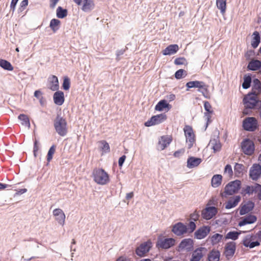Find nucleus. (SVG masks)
Returning a JSON list of instances; mask_svg holds the SVG:
<instances>
[{
  "label": "nucleus",
  "instance_id": "a18cd8bd",
  "mask_svg": "<svg viewBox=\"0 0 261 261\" xmlns=\"http://www.w3.org/2000/svg\"><path fill=\"white\" fill-rule=\"evenodd\" d=\"M240 234L241 232H238L236 231H229L225 236V239H231L232 240H236Z\"/></svg>",
  "mask_w": 261,
  "mask_h": 261
},
{
  "label": "nucleus",
  "instance_id": "37998d69",
  "mask_svg": "<svg viewBox=\"0 0 261 261\" xmlns=\"http://www.w3.org/2000/svg\"><path fill=\"white\" fill-rule=\"evenodd\" d=\"M56 14L59 18H63L67 15V10L63 9L61 7H58L57 9Z\"/></svg>",
  "mask_w": 261,
  "mask_h": 261
},
{
  "label": "nucleus",
  "instance_id": "39448f33",
  "mask_svg": "<svg viewBox=\"0 0 261 261\" xmlns=\"http://www.w3.org/2000/svg\"><path fill=\"white\" fill-rule=\"evenodd\" d=\"M175 240L171 238H166L163 236H160L158 238L156 243V247L160 249H167L174 246Z\"/></svg>",
  "mask_w": 261,
  "mask_h": 261
},
{
  "label": "nucleus",
  "instance_id": "338daca9",
  "mask_svg": "<svg viewBox=\"0 0 261 261\" xmlns=\"http://www.w3.org/2000/svg\"><path fill=\"white\" fill-rule=\"evenodd\" d=\"M248 236L250 237L251 241H252V242L257 243L258 244L256 245V246H259L260 243L256 241V238L253 234H248Z\"/></svg>",
  "mask_w": 261,
  "mask_h": 261
},
{
  "label": "nucleus",
  "instance_id": "774afa93",
  "mask_svg": "<svg viewBox=\"0 0 261 261\" xmlns=\"http://www.w3.org/2000/svg\"><path fill=\"white\" fill-rule=\"evenodd\" d=\"M42 93L39 90H36L34 93V96L38 99L42 98Z\"/></svg>",
  "mask_w": 261,
  "mask_h": 261
},
{
  "label": "nucleus",
  "instance_id": "052dcab7",
  "mask_svg": "<svg viewBox=\"0 0 261 261\" xmlns=\"http://www.w3.org/2000/svg\"><path fill=\"white\" fill-rule=\"evenodd\" d=\"M38 150H39V146L38 145L37 141L36 140L34 142V148H33V152H34V154L35 156H37V152H38Z\"/></svg>",
  "mask_w": 261,
  "mask_h": 261
},
{
  "label": "nucleus",
  "instance_id": "2eb2a0df",
  "mask_svg": "<svg viewBox=\"0 0 261 261\" xmlns=\"http://www.w3.org/2000/svg\"><path fill=\"white\" fill-rule=\"evenodd\" d=\"M259 187L258 184H255L251 186H246L242 189L241 194L243 196H246V195H252L254 193L256 194L257 190Z\"/></svg>",
  "mask_w": 261,
  "mask_h": 261
},
{
  "label": "nucleus",
  "instance_id": "e2e57ef3",
  "mask_svg": "<svg viewBox=\"0 0 261 261\" xmlns=\"http://www.w3.org/2000/svg\"><path fill=\"white\" fill-rule=\"evenodd\" d=\"M258 242H261V230L258 231L256 233L253 234Z\"/></svg>",
  "mask_w": 261,
  "mask_h": 261
},
{
  "label": "nucleus",
  "instance_id": "c85d7f7f",
  "mask_svg": "<svg viewBox=\"0 0 261 261\" xmlns=\"http://www.w3.org/2000/svg\"><path fill=\"white\" fill-rule=\"evenodd\" d=\"M54 102L59 106L62 105L64 102V93L61 91H56L53 96Z\"/></svg>",
  "mask_w": 261,
  "mask_h": 261
},
{
  "label": "nucleus",
  "instance_id": "f8f14e48",
  "mask_svg": "<svg viewBox=\"0 0 261 261\" xmlns=\"http://www.w3.org/2000/svg\"><path fill=\"white\" fill-rule=\"evenodd\" d=\"M236 249V243L230 242L226 244L224 247V255L227 259L231 258L234 254Z\"/></svg>",
  "mask_w": 261,
  "mask_h": 261
},
{
  "label": "nucleus",
  "instance_id": "680f3d73",
  "mask_svg": "<svg viewBox=\"0 0 261 261\" xmlns=\"http://www.w3.org/2000/svg\"><path fill=\"white\" fill-rule=\"evenodd\" d=\"M18 1L19 0H12L10 4V8L13 11L15 10L16 5Z\"/></svg>",
  "mask_w": 261,
  "mask_h": 261
},
{
  "label": "nucleus",
  "instance_id": "c756f323",
  "mask_svg": "<svg viewBox=\"0 0 261 261\" xmlns=\"http://www.w3.org/2000/svg\"><path fill=\"white\" fill-rule=\"evenodd\" d=\"M179 50V47L177 44H171L162 50L163 55L165 56L171 55L175 54Z\"/></svg>",
  "mask_w": 261,
  "mask_h": 261
},
{
  "label": "nucleus",
  "instance_id": "20e7f679",
  "mask_svg": "<svg viewBox=\"0 0 261 261\" xmlns=\"http://www.w3.org/2000/svg\"><path fill=\"white\" fill-rule=\"evenodd\" d=\"M54 127L57 133L61 136H65L68 132L66 119L58 115L54 120Z\"/></svg>",
  "mask_w": 261,
  "mask_h": 261
},
{
  "label": "nucleus",
  "instance_id": "f704fd0d",
  "mask_svg": "<svg viewBox=\"0 0 261 261\" xmlns=\"http://www.w3.org/2000/svg\"><path fill=\"white\" fill-rule=\"evenodd\" d=\"M223 239V235L219 233H215L208 237L207 241H210L212 245H215L220 242Z\"/></svg>",
  "mask_w": 261,
  "mask_h": 261
},
{
  "label": "nucleus",
  "instance_id": "393cba45",
  "mask_svg": "<svg viewBox=\"0 0 261 261\" xmlns=\"http://www.w3.org/2000/svg\"><path fill=\"white\" fill-rule=\"evenodd\" d=\"M254 207V203L248 201L246 203L242 204L240 209V214L244 215L251 211Z\"/></svg>",
  "mask_w": 261,
  "mask_h": 261
},
{
  "label": "nucleus",
  "instance_id": "bf43d9fd",
  "mask_svg": "<svg viewBox=\"0 0 261 261\" xmlns=\"http://www.w3.org/2000/svg\"><path fill=\"white\" fill-rule=\"evenodd\" d=\"M249 70L258 71L261 74V66H247Z\"/></svg>",
  "mask_w": 261,
  "mask_h": 261
},
{
  "label": "nucleus",
  "instance_id": "cd10ccee",
  "mask_svg": "<svg viewBox=\"0 0 261 261\" xmlns=\"http://www.w3.org/2000/svg\"><path fill=\"white\" fill-rule=\"evenodd\" d=\"M254 56V52L253 50H248L245 54V57L246 60L251 61L249 62L248 65H261V62L257 60H253L252 58Z\"/></svg>",
  "mask_w": 261,
  "mask_h": 261
},
{
  "label": "nucleus",
  "instance_id": "a19ab883",
  "mask_svg": "<svg viewBox=\"0 0 261 261\" xmlns=\"http://www.w3.org/2000/svg\"><path fill=\"white\" fill-rule=\"evenodd\" d=\"M234 173L237 176L243 174L245 171V166L241 164L236 163L234 168Z\"/></svg>",
  "mask_w": 261,
  "mask_h": 261
},
{
  "label": "nucleus",
  "instance_id": "f257e3e1",
  "mask_svg": "<svg viewBox=\"0 0 261 261\" xmlns=\"http://www.w3.org/2000/svg\"><path fill=\"white\" fill-rule=\"evenodd\" d=\"M196 226L194 222L191 221L186 226L181 222H178L173 226L172 231L177 236H181L186 233H192L196 229Z\"/></svg>",
  "mask_w": 261,
  "mask_h": 261
},
{
  "label": "nucleus",
  "instance_id": "69168bd1",
  "mask_svg": "<svg viewBox=\"0 0 261 261\" xmlns=\"http://www.w3.org/2000/svg\"><path fill=\"white\" fill-rule=\"evenodd\" d=\"M116 261H132L131 259L125 256H121L117 258Z\"/></svg>",
  "mask_w": 261,
  "mask_h": 261
},
{
  "label": "nucleus",
  "instance_id": "aec40b11",
  "mask_svg": "<svg viewBox=\"0 0 261 261\" xmlns=\"http://www.w3.org/2000/svg\"><path fill=\"white\" fill-rule=\"evenodd\" d=\"M204 108L205 110L204 113V117L207 120V124L211 122V118L212 115L214 114V111L212 107L208 101H204Z\"/></svg>",
  "mask_w": 261,
  "mask_h": 261
},
{
  "label": "nucleus",
  "instance_id": "c03bdc74",
  "mask_svg": "<svg viewBox=\"0 0 261 261\" xmlns=\"http://www.w3.org/2000/svg\"><path fill=\"white\" fill-rule=\"evenodd\" d=\"M100 144L101 146L100 147V150L105 153L109 152L110 151V148L108 143L105 140L99 141L98 142Z\"/></svg>",
  "mask_w": 261,
  "mask_h": 261
},
{
  "label": "nucleus",
  "instance_id": "5fc2aeb1",
  "mask_svg": "<svg viewBox=\"0 0 261 261\" xmlns=\"http://www.w3.org/2000/svg\"><path fill=\"white\" fill-rule=\"evenodd\" d=\"M199 218V215L196 211L190 215V219L193 221H196L198 220Z\"/></svg>",
  "mask_w": 261,
  "mask_h": 261
},
{
  "label": "nucleus",
  "instance_id": "f03ea898",
  "mask_svg": "<svg viewBox=\"0 0 261 261\" xmlns=\"http://www.w3.org/2000/svg\"><path fill=\"white\" fill-rule=\"evenodd\" d=\"M92 175L94 181L99 185H106L110 181L108 174L101 168L94 169L93 171Z\"/></svg>",
  "mask_w": 261,
  "mask_h": 261
},
{
  "label": "nucleus",
  "instance_id": "dca6fc26",
  "mask_svg": "<svg viewBox=\"0 0 261 261\" xmlns=\"http://www.w3.org/2000/svg\"><path fill=\"white\" fill-rule=\"evenodd\" d=\"M193 240L191 239H185L179 244L178 250H191L193 247Z\"/></svg>",
  "mask_w": 261,
  "mask_h": 261
},
{
  "label": "nucleus",
  "instance_id": "9d476101",
  "mask_svg": "<svg viewBox=\"0 0 261 261\" xmlns=\"http://www.w3.org/2000/svg\"><path fill=\"white\" fill-rule=\"evenodd\" d=\"M241 188V181L236 180L228 184L225 188V193L229 195L237 193Z\"/></svg>",
  "mask_w": 261,
  "mask_h": 261
},
{
  "label": "nucleus",
  "instance_id": "7ed1b4c3",
  "mask_svg": "<svg viewBox=\"0 0 261 261\" xmlns=\"http://www.w3.org/2000/svg\"><path fill=\"white\" fill-rule=\"evenodd\" d=\"M243 102L246 109H255L261 105V100L252 94H248L243 98Z\"/></svg>",
  "mask_w": 261,
  "mask_h": 261
},
{
  "label": "nucleus",
  "instance_id": "c9c22d12",
  "mask_svg": "<svg viewBox=\"0 0 261 261\" xmlns=\"http://www.w3.org/2000/svg\"><path fill=\"white\" fill-rule=\"evenodd\" d=\"M260 37L258 32L255 31L252 34V38L251 40V46L253 48H256L260 43Z\"/></svg>",
  "mask_w": 261,
  "mask_h": 261
},
{
  "label": "nucleus",
  "instance_id": "ea45409f",
  "mask_svg": "<svg viewBox=\"0 0 261 261\" xmlns=\"http://www.w3.org/2000/svg\"><path fill=\"white\" fill-rule=\"evenodd\" d=\"M227 0H216V6L222 14H224L226 10Z\"/></svg>",
  "mask_w": 261,
  "mask_h": 261
},
{
  "label": "nucleus",
  "instance_id": "72a5a7b5",
  "mask_svg": "<svg viewBox=\"0 0 261 261\" xmlns=\"http://www.w3.org/2000/svg\"><path fill=\"white\" fill-rule=\"evenodd\" d=\"M201 161L200 158L190 157L187 161V167L189 168L197 167L201 163Z\"/></svg>",
  "mask_w": 261,
  "mask_h": 261
},
{
  "label": "nucleus",
  "instance_id": "1a4fd4ad",
  "mask_svg": "<svg viewBox=\"0 0 261 261\" xmlns=\"http://www.w3.org/2000/svg\"><path fill=\"white\" fill-rule=\"evenodd\" d=\"M167 118L165 114H160L152 116L149 120L145 122V125L147 127L163 123Z\"/></svg>",
  "mask_w": 261,
  "mask_h": 261
},
{
  "label": "nucleus",
  "instance_id": "864d4df0",
  "mask_svg": "<svg viewBox=\"0 0 261 261\" xmlns=\"http://www.w3.org/2000/svg\"><path fill=\"white\" fill-rule=\"evenodd\" d=\"M174 63L177 65H185L187 62L185 58H178L175 60Z\"/></svg>",
  "mask_w": 261,
  "mask_h": 261
},
{
  "label": "nucleus",
  "instance_id": "e433bc0d",
  "mask_svg": "<svg viewBox=\"0 0 261 261\" xmlns=\"http://www.w3.org/2000/svg\"><path fill=\"white\" fill-rule=\"evenodd\" d=\"M222 176L220 174L214 175L211 180L212 186L214 188L218 187L221 184Z\"/></svg>",
  "mask_w": 261,
  "mask_h": 261
},
{
  "label": "nucleus",
  "instance_id": "ddd939ff",
  "mask_svg": "<svg viewBox=\"0 0 261 261\" xmlns=\"http://www.w3.org/2000/svg\"><path fill=\"white\" fill-rule=\"evenodd\" d=\"M211 227L208 226H203L199 228L194 232L195 238L201 240L205 238L210 232Z\"/></svg>",
  "mask_w": 261,
  "mask_h": 261
},
{
  "label": "nucleus",
  "instance_id": "603ef678",
  "mask_svg": "<svg viewBox=\"0 0 261 261\" xmlns=\"http://www.w3.org/2000/svg\"><path fill=\"white\" fill-rule=\"evenodd\" d=\"M224 174H227L229 177H231L233 175V171L231 166L229 164H227L224 168Z\"/></svg>",
  "mask_w": 261,
  "mask_h": 261
},
{
  "label": "nucleus",
  "instance_id": "bb28decb",
  "mask_svg": "<svg viewBox=\"0 0 261 261\" xmlns=\"http://www.w3.org/2000/svg\"><path fill=\"white\" fill-rule=\"evenodd\" d=\"M261 93V83L257 79L253 80L251 92L249 94H252L257 96Z\"/></svg>",
  "mask_w": 261,
  "mask_h": 261
},
{
  "label": "nucleus",
  "instance_id": "6e6552de",
  "mask_svg": "<svg viewBox=\"0 0 261 261\" xmlns=\"http://www.w3.org/2000/svg\"><path fill=\"white\" fill-rule=\"evenodd\" d=\"M243 127L246 130L253 132L258 127L257 120L255 117H247L243 121Z\"/></svg>",
  "mask_w": 261,
  "mask_h": 261
},
{
  "label": "nucleus",
  "instance_id": "4be33fe9",
  "mask_svg": "<svg viewBox=\"0 0 261 261\" xmlns=\"http://www.w3.org/2000/svg\"><path fill=\"white\" fill-rule=\"evenodd\" d=\"M81 9L85 12L91 11L95 7L93 0H82Z\"/></svg>",
  "mask_w": 261,
  "mask_h": 261
},
{
  "label": "nucleus",
  "instance_id": "f3484780",
  "mask_svg": "<svg viewBox=\"0 0 261 261\" xmlns=\"http://www.w3.org/2000/svg\"><path fill=\"white\" fill-rule=\"evenodd\" d=\"M249 175L253 180L257 179L261 175V166L258 164H254L250 170Z\"/></svg>",
  "mask_w": 261,
  "mask_h": 261
},
{
  "label": "nucleus",
  "instance_id": "79ce46f5",
  "mask_svg": "<svg viewBox=\"0 0 261 261\" xmlns=\"http://www.w3.org/2000/svg\"><path fill=\"white\" fill-rule=\"evenodd\" d=\"M18 119L21 121V124L29 127L30 126V123L29 118L27 115L24 114H20L18 116Z\"/></svg>",
  "mask_w": 261,
  "mask_h": 261
},
{
  "label": "nucleus",
  "instance_id": "473e14b6",
  "mask_svg": "<svg viewBox=\"0 0 261 261\" xmlns=\"http://www.w3.org/2000/svg\"><path fill=\"white\" fill-rule=\"evenodd\" d=\"M220 257V251L217 249H213L209 252L207 259L208 261H219Z\"/></svg>",
  "mask_w": 261,
  "mask_h": 261
},
{
  "label": "nucleus",
  "instance_id": "58836bf2",
  "mask_svg": "<svg viewBox=\"0 0 261 261\" xmlns=\"http://www.w3.org/2000/svg\"><path fill=\"white\" fill-rule=\"evenodd\" d=\"M243 244L246 247L253 248L256 246L258 244L257 243L252 242L248 235L245 237L243 240Z\"/></svg>",
  "mask_w": 261,
  "mask_h": 261
},
{
  "label": "nucleus",
  "instance_id": "49530a36",
  "mask_svg": "<svg viewBox=\"0 0 261 261\" xmlns=\"http://www.w3.org/2000/svg\"><path fill=\"white\" fill-rule=\"evenodd\" d=\"M56 146L55 145H53L49 148L47 156H46V160L47 161V163H49L51 160L53 159V155L54 153L56 152Z\"/></svg>",
  "mask_w": 261,
  "mask_h": 261
},
{
  "label": "nucleus",
  "instance_id": "a211bd4d",
  "mask_svg": "<svg viewBox=\"0 0 261 261\" xmlns=\"http://www.w3.org/2000/svg\"><path fill=\"white\" fill-rule=\"evenodd\" d=\"M53 215L56 218L58 222L63 225L65 221V215L63 211L60 208H56L53 211Z\"/></svg>",
  "mask_w": 261,
  "mask_h": 261
},
{
  "label": "nucleus",
  "instance_id": "de8ad7c7",
  "mask_svg": "<svg viewBox=\"0 0 261 261\" xmlns=\"http://www.w3.org/2000/svg\"><path fill=\"white\" fill-rule=\"evenodd\" d=\"M211 145L212 146V148L214 152L219 151L221 148V144L219 141H217L215 140L211 141Z\"/></svg>",
  "mask_w": 261,
  "mask_h": 261
},
{
  "label": "nucleus",
  "instance_id": "9b49d317",
  "mask_svg": "<svg viewBox=\"0 0 261 261\" xmlns=\"http://www.w3.org/2000/svg\"><path fill=\"white\" fill-rule=\"evenodd\" d=\"M242 149L243 152L247 155H251L254 151V144L252 141L246 139L242 142Z\"/></svg>",
  "mask_w": 261,
  "mask_h": 261
},
{
  "label": "nucleus",
  "instance_id": "2f4dec72",
  "mask_svg": "<svg viewBox=\"0 0 261 261\" xmlns=\"http://www.w3.org/2000/svg\"><path fill=\"white\" fill-rule=\"evenodd\" d=\"M48 88L53 91L58 90L59 87V82L57 76H51L48 80Z\"/></svg>",
  "mask_w": 261,
  "mask_h": 261
},
{
  "label": "nucleus",
  "instance_id": "13d9d810",
  "mask_svg": "<svg viewBox=\"0 0 261 261\" xmlns=\"http://www.w3.org/2000/svg\"><path fill=\"white\" fill-rule=\"evenodd\" d=\"M60 0H49V7L54 9Z\"/></svg>",
  "mask_w": 261,
  "mask_h": 261
},
{
  "label": "nucleus",
  "instance_id": "7c9ffc66",
  "mask_svg": "<svg viewBox=\"0 0 261 261\" xmlns=\"http://www.w3.org/2000/svg\"><path fill=\"white\" fill-rule=\"evenodd\" d=\"M241 200V197L240 196H236L231 197L228 201L226 203L225 208L226 209H230L236 206Z\"/></svg>",
  "mask_w": 261,
  "mask_h": 261
},
{
  "label": "nucleus",
  "instance_id": "4d7b16f0",
  "mask_svg": "<svg viewBox=\"0 0 261 261\" xmlns=\"http://www.w3.org/2000/svg\"><path fill=\"white\" fill-rule=\"evenodd\" d=\"M185 151V149H184V148L180 149L175 151L174 153V156L175 157L178 158V157L180 156L182 154H183L184 153Z\"/></svg>",
  "mask_w": 261,
  "mask_h": 261
},
{
  "label": "nucleus",
  "instance_id": "4468645a",
  "mask_svg": "<svg viewBox=\"0 0 261 261\" xmlns=\"http://www.w3.org/2000/svg\"><path fill=\"white\" fill-rule=\"evenodd\" d=\"M206 252L207 249L205 247H199L196 249L192 253L190 261H200Z\"/></svg>",
  "mask_w": 261,
  "mask_h": 261
},
{
  "label": "nucleus",
  "instance_id": "3c124183",
  "mask_svg": "<svg viewBox=\"0 0 261 261\" xmlns=\"http://www.w3.org/2000/svg\"><path fill=\"white\" fill-rule=\"evenodd\" d=\"M70 85V80L69 79V78L68 77H65L64 78L63 85H62L63 88L65 90H68L69 89Z\"/></svg>",
  "mask_w": 261,
  "mask_h": 261
},
{
  "label": "nucleus",
  "instance_id": "b1692460",
  "mask_svg": "<svg viewBox=\"0 0 261 261\" xmlns=\"http://www.w3.org/2000/svg\"><path fill=\"white\" fill-rule=\"evenodd\" d=\"M172 108V106L169 104L167 100L163 99L160 100L155 107V110L157 111H169Z\"/></svg>",
  "mask_w": 261,
  "mask_h": 261
},
{
  "label": "nucleus",
  "instance_id": "5701e85b",
  "mask_svg": "<svg viewBox=\"0 0 261 261\" xmlns=\"http://www.w3.org/2000/svg\"><path fill=\"white\" fill-rule=\"evenodd\" d=\"M257 218L255 216L252 215H249L245 217L241 218V220L239 221L238 225L242 226L248 224H252L256 222Z\"/></svg>",
  "mask_w": 261,
  "mask_h": 261
},
{
  "label": "nucleus",
  "instance_id": "a878e982",
  "mask_svg": "<svg viewBox=\"0 0 261 261\" xmlns=\"http://www.w3.org/2000/svg\"><path fill=\"white\" fill-rule=\"evenodd\" d=\"M186 86L188 88H198L199 89H203L205 90L207 89V86L203 82L198 81L189 82L186 84Z\"/></svg>",
  "mask_w": 261,
  "mask_h": 261
},
{
  "label": "nucleus",
  "instance_id": "8fccbe9b",
  "mask_svg": "<svg viewBox=\"0 0 261 261\" xmlns=\"http://www.w3.org/2000/svg\"><path fill=\"white\" fill-rule=\"evenodd\" d=\"M251 82V78L250 76H245L244 77V82L242 84V87L244 89H248L250 86Z\"/></svg>",
  "mask_w": 261,
  "mask_h": 261
},
{
  "label": "nucleus",
  "instance_id": "423d86ee",
  "mask_svg": "<svg viewBox=\"0 0 261 261\" xmlns=\"http://www.w3.org/2000/svg\"><path fill=\"white\" fill-rule=\"evenodd\" d=\"M185 135L186 138V142L188 148H191L195 143V135L192 127L190 125H186L184 128Z\"/></svg>",
  "mask_w": 261,
  "mask_h": 261
},
{
  "label": "nucleus",
  "instance_id": "4c0bfd02",
  "mask_svg": "<svg viewBox=\"0 0 261 261\" xmlns=\"http://www.w3.org/2000/svg\"><path fill=\"white\" fill-rule=\"evenodd\" d=\"M61 21L57 19H52L49 23V27L54 33H56L60 28Z\"/></svg>",
  "mask_w": 261,
  "mask_h": 261
},
{
  "label": "nucleus",
  "instance_id": "6e6d98bb",
  "mask_svg": "<svg viewBox=\"0 0 261 261\" xmlns=\"http://www.w3.org/2000/svg\"><path fill=\"white\" fill-rule=\"evenodd\" d=\"M28 5V0H23L20 4L19 9L21 11L24 10Z\"/></svg>",
  "mask_w": 261,
  "mask_h": 261
},
{
  "label": "nucleus",
  "instance_id": "412c9836",
  "mask_svg": "<svg viewBox=\"0 0 261 261\" xmlns=\"http://www.w3.org/2000/svg\"><path fill=\"white\" fill-rule=\"evenodd\" d=\"M172 141L170 137L167 136H164L161 137L158 145V149L160 150H164L167 147Z\"/></svg>",
  "mask_w": 261,
  "mask_h": 261
},
{
  "label": "nucleus",
  "instance_id": "6ab92c4d",
  "mask_svg": "<svg viewBox=\"0 0 261 261\" xmlns=\"http://www.w3.org/2000/svg\"><path fill=\"white\" fill-rule=\"evenodd\" d=\"M217 213V208L214 206L206 208L202 213L203 217L206 219L210 220Z\"/></svg>",
  "mask_w": 261,
  "mask_h": 261
},
{
  "label": "nucleus",
  "instance_id": "0eeeda50",
  "mask_svg": "<svg viewBox=\"0 0 261 261\" xmlns=\"http://www.w3.org/2000/svg\"><path fill=\"white\" fill-rule=\"evenodd\" d=\"M152 246V242L149 240L146 242L142 243L136 248L135 250L136 253L139 257L145 256L149 252Z\"/></svg>",
  "mask_w": 261,
  "mask_h": 261
},
{
  "label": "nucleus",
  "instance_id": "0e129e2a",
  "mask_svg": "<svg viewBox=\"0 0 261 261\" xmlns=\"http://www.w3.org/2000/svg\"><path fill=\"white\" fill-rule=\"evenodd\" d=\"M126 159L125 155H122L119 159L118 164L119 167H121Z\"/></svg>",
  "mask_w": 261,
  "mask_h": 261
},
{
  "label": "nucleus",
  "instance_id": "09e8293b",
  "mask_svg": "<svg viewBox=\"0 0 261 261\" xmlns=\"http://www.w3.org/2000/svg\"><path fill=\"white\" fill-rule=\"evenodd\" d=\"M187 75V72L184 69H179L177 70L175 73V77L177 79H182Z\"/></svg>",
  "mask_w": 261,
  "mask_h": 261
}]
</instances>
